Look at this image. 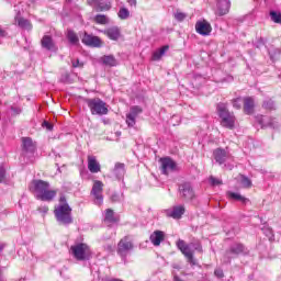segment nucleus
Instances as JSON below:
<instances>
[{
  "label": "nucleus",
  "mask_w": 281,
  "mask_h": 281,
  "mask_svg": "<svg viewBox=\"0 0 281 281\" xmlns=\"http://www.w3.org/2000/svg\"><path fill=\"white\" fill-rule=\"evenodd\" d=\"M30 190L38 201H54L58 194V190L49 189V182L44 180H33Z\"/></svg>",
  "instance_id": "nucleus-1"
},
{
  "label": "nucleus",
  "mask_w": 281,
  "mask_h": 281,
  "mask_svg": "<svg viewBox=\"0 0 281 281\" xmlns=\"http://www.w3.org/2000/svg\"><path fill=\"white\" fill-rule=\"evenodd\" d=\"M71 206L67 203L65 195L59 198V204L55 206L54 214L57 223L60 225H71L74 216L71 215Z\"/></svg>",
  "instance_id": "nucleus-2"
},
{
  "label": "nucleus",
  "mask_w": 281,
  "mask_h": 281,
  "mask_svg": "<svg viewBox=\"0 0 281 281\" xmlns=\"http://www.w3.org/2000/svg\"><path fill=\"white\" fill-rule=\"evenodd\" d=\"M217 115L220 117L221 126L228 128L229 131H234L236 126V115H234V112H229L227 104H217Z\"/></svg>",
  "instance_id": "nucleus-3"
},
{
  "label": "nucleus",
  "mask_w": 281,
  "mask_h": 281,
  "mask_svg": "<svg viewBox=\"0 0 281 281\" xmlns=\"http://www.w3.org/2000/svg\"><path fill=\"white\" fill-rule=\"evenodd\" d=\"M86 104L90 109L91 115H108L109 105L100 98L86 99Z\"/></svg>",
  "instance_id": "nucleus-4"
},
{
  "label": "nucleus",
  "mask_w": 281,
  "mask_h": 281,
  "mask_svg": "<svg viewBox=\"0 0 281 281\" xmlns=\"http://www.w3.org/2000/svg\"><path fill=\"white\" fill-rule=\"evenodd\" d=\"M70 254L76 260H89L91 258V248L87 244H75L70 247Z\"/></svg>",
  "instance_id": "nucleus-5"
},
{
  "label": "nucleus",
  "mask_w": 281,
  "mask_h": 281,
  "mask_svg": "<svg viewBox=\"0 0 281 281\" xmlns=\"http://www.w3.org/2000/svg\"><path fill=\"white\" fill-rule=\"evenodd\" d=\"M134 248L135 245L133 244V237L125 236L119 241L116 251L121 258H126V256H128Z\"/></svg>",
  "instance_id": "nucleus-6"
},
{
  "label": "nucleus",
  "mask_w": 281,
  "mask_h": 281,
  "mask_svg": "<svg viewBox=\"0 0 281 281\" xmlns=\"http://www.w3.org/2000/svg\"><path fill=\"white\" fill-rule=\"evenodd\" d=\"M178 249L183 254L190 265H195L194 262V250L192 249V244H186V240L178 239L176 243Z\"/></svg>",
  "instance_id": "nucleus-7"
},
{
  "label": "nucleus",
  "mask_w": 281,
  "mask_h": 281,
  "mask_svg": "<svg viewBox=\"0 0 281 281\" xmlns=\"http://www.w3.org/2000/svg\"><path fill=\"white\" fill-rule=\"evenodd\" d=\"M103 190L104 183L100 180H94L91 194L93 195L95 205H101L104 202V195H102Z\"/></svg>",
  "instance_id": "nucleus-8"
},
{
  "label": "nucleus",
  "mask_w": 281,
  "mask_h": 281,
  "mask_svg": "<svg viewBox=\"0 0 281 281\" xmlns=\"http://www.w3.org/2000/svg\"><path fill=\"white\" fill-rule=\"evenodd\" d=\"M239 254H245V246L243 244H234L231 246L229 250L225 252L223 262H225V265H229V262H232V258L239 256Z\"/></svg>",
  "instance_id": "nucleus-9"
},
{
  "label": "nucleus",
  "mask_w": 281,
  "mask_h": 281,
  "mask_svg": "<svg viewBox=\"0 0 281 281\" xmlns=\"http://www.w3.org/2000/svg\"><path fill=\"white\" fill-rule=\"evenodd\" d=\"M179 193L184 201H192L196 196L194 193V188H192V183L183 182L179 186Z\"/></svg>",
  "instance_id": "nucleus-10"
},
{
  "label": "nucleus",
  "mask_w": 281,
  "mask_h": 281,
  "mask_svg": "<svg viewBox=\"0 0 281 281\" xmlns=\"http://www.w3.org/2000/svg\"><path fill=\"white\" fill-rule=\"evenodd\" d=\"M160 164L162 175H170V172H177L179 170L177 162L172 158H160Z\"/></svg>",
  "instance_id": "nucleus-11"
},
{
  "label": "nucleus",
  "mask_w": 281,
  "mask_h": 281,
  "mask_svg": "<svg viewBox=\"0 0 281 281\" xmlns=\"http://www.w3.org/2000/svg\"><path fill=\"white\" fill-rule=\"evenodd\" d=\"M142 113V108L135 105L130 109V113L126 114V124L130 128H133L137 122V115Z\"/></svg>",
  "instance_id": "nucleus-12"
},
{
  "label": "nucleus",
  "mask_w": 281,
  "mask_h": 281,
  "mask_svg": "<svg viewBox=\"0 0 281 281\" xmlns=\"http://www.w3.org/2000/svg\"><path fill=\"white\" fill-rule=\"evenodd\" d=\"M81 43H83V45H88L89 47H102V40H100L98 36L89 35L88 33L83 34Z\"/></svg>",
  "instance_id": "nucleus-13"
},
{
  "label": "nucleus",
  "mask_w": 281,
  "mask_h": 281,
  "mask_svg": "<svg viewBox=\"0 0 281 281\" xmlns=\"http://www.w3.org/2000/svg\"><path fill=\"white\" fill-rule=\"evenodd\" d=\"M89 5H94L97 12L111 10V0H88Z\"/></svg>",
  "instance_id": "nucleus-14"
},
{
  "label": "nucleus",
  "mask_w": 281,
  "mask_h": 281,
  "mask_svg": "<svg viewBox=\"0 0 281 281\" xmlns=\"http://www.w3.org/2000/svg\"><path fill=\"white\" fill-rule=\"evenodd\" d=\"M195 31L198 34H201V36H210L212 33V25L203 20L195 23Z\"/></svg>",
  "instance_id": "nucleus-15"
},
{
  "label": "nucleus",
  "mask_w": 281,
  "mask_h": 281,
  "mask_svg": "<svg viewBox=\"0 0 281 281\" xmlns=\"http://www.w3.org/2000/svg\"><path fill=\"white\" fill-rule=\"evenodd\" d=\"M231 7H232V2H229V0H217L216 14L218 16H225V14L229 13Z\"/></svg>",
  "instance_id": "nucleus-16"
},
{
  "label": "nucleus",
  "mask_w": 281,
  "mask_h": 281,
  "mask_svg": "<svg viewBox=\"0 0 281 281\" xmlns=\"http://www.w3.org/2000/svg\"><path fill=\"white\" fill-rule=\"evenodd\" d=\"M183 214H186V206L183 205H176L172 209L167 210V216H169V218H175L176 221H179Z\"/></svg>",
  "instance_id": "nucleus-17"
},
{
  "label": "nucleus",
  "mask_w": 281,
  "mask_h": 281,
  "mask_svg": "<svg viewBox=\"0 0 281 281\" xmlns=\"http://www.w3.org/2000/svg\"><path fill=\"white\" fill-rule=\"evenodd\" d=\"M41 45L44 49H47V52L58 50V47H56V43L54 42V38H52L50 35H44L41 40Z\"/></svg>",
  "instance_id": "nucleus-18"
},
{
  "label": "nucleus",
  "mask_w": 281,
  "mask_h": 281,
  "mask_svg": "<svg viewBox=\"0 0 281 281\" xmlns=\"http://www.w3.org/2000/svg\"><path fill=\"white\" fill-rule=\"evenodd\" d=\"M165 239L166 233H164L162 231H155L149 237V240L154 247H159Z\"/></svg>",
  "instance_id": "nucleus-19"
},
{
  "label": "nucleus",
  "mask_w": 281,
  "mask_h": 281,
  "mask_svg": "<svg viewBox=\"0 0 281 281\" xmlns=\"http://www.w3.org/2000/svg\"><path fill=\"white\" fill-rule=\"evenodd\" d=\"M213 156L214 159L217 164H220V166H223V164H225V161H227V159L229 158V154L222 148H217L213 151Z\"/></svg>",
  "instance_id": "nucleus-20"
},
{
  "label": "nucleus",
  "mask_w": 281,
  "mask_h": 281,
  "mask_svg": "<svg viewBox=\"0 0 281 281\" xmlns=\"http://www.w3.org/2000/svg\"><path fill=\"white\" fill-rule=\"evenodd\" d=\"M103 34L110 38V41H120V36H122V32L120 27L112 26L103 31Z\"/></svg>",
  "instance_id": "nucleus-21"
},
{
  "label": "nucleus",
  "mask_w": 281,
  "mask_h": 281,
  "mask_svg": "<svg viewBox=\"0 0 281 281\" xmlns=\"http://www.w3.org/2000/svg\"><path fill=\"white\" fill-rule=\"evenodd\" d=\"M22 144H23V150L26 154L30 153L31 155H33V153L36 150V144L30 137H23Z\"/></svg>",
  "instance_id": "nucleus-22"
},
{
  "label": "nucleus",
  "mask_w": 281,
  "mask_h": 281,
  "mask_svg": "<svg viewBox=\"0 0 281 281\" xmlns=\"http://www.w3.org/2000/svg\"><path fill=\"white\" fill-rule=\"evenodd\" d=\"M88 170H90L92 173L100 172L101 166L95 156H88Z\"/></svg>",
  "instance_id": "nucleus-23"
},
{
  "label": "nucleus",
  "mask_w": 281,
  "mask_h": 281,
  "mask_svg": "<svg viewBox=\"0 0 281 281\" xmlns=\"http://www.w3.org/2000/svg\"><path fill=\"white\" fill-rule=\"evenodd\" d=\"M15 24L18 27H21V30H32V23L19 14L15 16Z\"/></svg>",
  "instance_id": "nucleus-24"
},
{
  "label": "nucleus",
  "mask_w": 281,
  "mask_h": 281,
  "mask_svg": "<svg viewBox=\"0 0 281 281\" xmlns=\"http://www.w3.org/2000/svg\"><path fill=\"white\" fill-rule=\"evenodd\" d=\"M244 111L247 115H251V113H254V99L251 97L244 99Z\"/></svg>",
  "instance_id": "nucleus-25"
},
{
  "label": "nucleus",
  "mask_w": 281,
  "mask_h": 281,
  "mask_svg": "<svg viewBox=\"0 0 281 281\" xmlns=\"http://www.w3.org/2000/svg\"><path fill=\"white\" fill-rule=\"evenodd\" d=\"M101 61L106 67H117V59H115L112 55H105V56L101 57Z\"/></svg>",
  "instance_id": "nucleus-26"
},
{
  "label": "nucleus",
  "mask_w": 281,
  "mask_h": 281,
  "mask_svg": "<svg viewBox=\"0 0 281 281\" xmlns=\"http://www.w3.org/2000/svg\"><path fill=\"white\" fill-rule=\"evenodd\" d=\"M227 195L229 196V199H233L234 201H240V203L244 204L249 202V199L240 195V193L228 191Z\"/></svg>",
  "instance_id": "nucleus-27"
},
{
  "label": "nucleus",
  "mask_w": 281,
  "mask_h": 281,
  "mask_svg": "<svg viewBox=\"0 0 281 281\" xmlns=\"http://www.w3.org/2000/svg\"><path fill=\"white\" fill-rule=\"evenodd\" d=\"M168 49H170V46L165 45L160 49L156 50L153 54V60H161V57L167 53Z\"/></svg>",
  "instance_id": "nucleus-28"
},
{
  "label": "nucleus",
  "mask_w": 281,
  "mask_h": 281,
  "mask_svg": "<svg viewBox=\"0 0 281 281\" xmlns=\"http://www.w3.org/2000/svg\"><path fill=\"white\" fill-rule=\"evenodd\" d=\"M67 38L71 45H78V43H80V40L78 38V34H76V32L71 30H68Z\"/></svg>",
  "instance_id": "nucleus-29"
},
{
  "label": "nucleus",
  "mask_w": 281,
  "mask_h": 281,
  "mask_svg": "<svg viewBox=\"0 0 281 281\" xmlns=\"http://www.w3.org/2000/svg\"><path fill=\"white\" fill-rule=\"evenodd\" d=\"M124 164L117 162L114 167V175L117 179H122L124 177Z\"/></svg>",
  "instance_id": "nucleus-30"
},
{
  "label": "nucleus",
  "mask_w": 281,
  "mask_h": 281,
  "mask_svg": "<svg viewBox=\"0 0 281 281\" xmlns=\"http://www.w3.org/2000/svg\"><path fill=\"white\" fill-rule=\"evenodd\" d=\"M104 221H105V223H117V217H115V213L113 212V210L108 209L105 211Z\"/></svg>",
  "instance_id": "nucleus-31"
},
{
  "label": "nucleus",
  "mask_w": 281,
  "mask_h": 281,
  "mask_svg": "<svg viewBox=\"0 0 281 281\" xmlns=\"http://www.w3.org/2000/svg\"><path fill=\"white\" fill-rule=\"evenodd\" d=\"M262 126H270L271 128H278V120L276 119H269L267 122V119H263L261 121Z\"/></svg>",
  "instance_id": "nucleus-32"
},
{
  "label": "nucleus",
  "mask_w": 281,
  "mask_h": 281,
  "mask_svg": "<svg viewBox=\"0 0 281 281\" xmlns=\"http://www.w3.org/2000/svg\"><path fill=\"white\" fill-rule=\"evenodd\" d=\"M95 23H99V25H106V23H109V18H106V15L103 14H98L94 18Z\"/></svg>",
  "instance_id": "nucleus-33"
},
{
  "label": "nucleus",
  "mask_w": 281,
  "mask_h": 281,
  "mask_svg": "<svg viewBox=\"0 0 281 281\" xmlns=\"http://www.w3.org/2000/svg\"><path fill=\"white\" fill-rule=\"evenodd\" d=\"M117 15H119V19H122L123 21H125V19H128V16H131V12L126 8H121L119 10Z\"/></svg>",
  "instance_id": "nucleus-34"
},
{
  "label": "nucleus",
  "mask_w": 281,
  "mask_h": 281,
  "mask_svg": "<svg viewBox=\"0 0 281 281\" xmlns=\"http://www.w3.org/2000/svg\"><path fill=\"white\" fill-rule=\"evenodd\" d=\"M241 188H251V180L245 176H239Z\"/></svg>",
  "instance_id": "nucleus-35"
},
{
  "label": "nucleus",
  "mask_w": 281,
  "mask_h": 281,
  "mask_svg": "<svg viewBox=\"0 0 281 281\" xmlns=\"http://www.w3.org/2000/svg\"><path fill=\"white\" fill-rule=\"evenodd\" d=\"M270 18L273 23H280L281 24V13L278 11H270Z\"/></svg>",
  "instance_id": "nucleus-36"
},
{
  "label": "nucleus",
  "mask_w": 281,
  "mask_h": 281,
  "mask_svg": "<svg viewBox=\"0 0 281 281\" xmlns=\"http://www.w3.org/2000/svg\"><path fill=\"white\" fill-rule=\"evenodd\" d=\"M262 106L263 109H267V111H273V109H276V103H273V100L269 99L263 102Z\"/></svg>",
  "instance_id": "nucleus-37"
},
{
  "label": "nucleus",
  "mask_w": 281,
  "mask_h": 281,
  "mask_svg": "<svg viewBox=\"0 0 281 281\" xmlns=\"http://www.w3.org/2000/svg\"><path fill=\"white\" fill-rule=\"evenodd\" d=\"M243 98H237L232 101L234 109L240 110L243 106Z\"/></svg>",
  "instance_id": "nucleus-38"
},
{
  "label": "nucleus",
  "mask_w": 281,
  "mask_h": 281,
  "mask_svg": "<svg viewBox=\"0 0 281 281\" xmlns=\"http://www.w3.org/2000/svg\"><path fill=\"white\" fill-rule=\"evenodd\" d=\"M209 181H210L211 186H223V181L218 178H215L214 176H211L209 178Z\"/></svg>",
  "instance_id": "nucleus-39"
},
{
  "label": "nucleus",
  "mask_w": 281,
  "mask_h": 281,
  "mask_svg": "<svg viewBox=\"0 0 281 281\" xmlns=\"http://www.w3.org/2000/svg\"><path fill=\"white\" fill-rule=\"evenodd\" d=\"M188 18V14L183 13V12H177L175 13V19L176 21H186V19Z\"/></svg>",
  "instance_id": "nucleus-40"
},
{
  "label": "nucleus",
  "mask_w": 281,
  "mask_h": 281,
  "mask_svg": "<svg viewBox=\"0 0 281 281\" xmlns=\"http://www.w3.org/2000/svg\"><path fill=\"white\" fill-rule=\"evenodd\" d=\"M191 247L195 251H199L200 254H203V246H201V243H191Z\"/></svg>",
  "instance_id": "nucleus-41"
},
{
  "label": "nucleus",
  "mask_w": 281,
  "mask_h": 281,
  "mask_svg": "<svg viewBox=\"0 0 281 281\" xmlns=\"http://www.w3.org/2000/svg\"><path fill=\"white\" fill-rule=\"evenodd\" d=\"M3 181H5V167L0 165V183H3Z\"/></svg>",
  "instance_id": "nucleus-42"
},
{
  "label": "nucleus",
  "mask_w": 281,
  "mask_h": 281,
  "mask_svg": "<svg viewBox=\"0 0 281 281\" xmlns=\"http://www.w3.org/2000/svg\"><path fill=\"white\" fill-rule=\"evenodd\" d=\"M71 65H72V67H75V68H82V67H85V64L82 63V61H80V59H72L71 60Z\"/></svg>",
  "instance_id": "nucleus-43"
},
{
  "label": "nucleus",
  "mask_w": 281,
  "mask_h": 281,
  "mask_svg": "<svg viewBox=\"0 0 281 281\" xmlns=\"http://www.w3.org/2000/svg\"><path fill=\"white\" fill-rule=\"evenodd\" d=\"M42 126H43V128H46V131H53V128H54V125H52L49 122H47V121H44L43 123H42Z\"/></svg>",
  "instance_id": "nucleus-44"
},
{
  "label": "nucleus",
  "mask_w": 281,
  "mask_h": 281,
  "mask_svg": "<svg viewBox=\"0 0 281 281\" xmlns=\"http://www.w3.org/2000/svg\"><path fill=\"white\" fill-rule=\"evenodd\" d=\"M111 201H112V203L120 202L121 201L120 194H117V193L112 194L111 195Z\"/></svg>",
  "instance_id": "nucleus-45"
},
{
  "label": "nucleus",
  "mask_w": 281,
  "mask_h": 281,
  "mask_svg": "<svg viewBox=\"0 0 281 281\" xmlns=\"http://www.w3.org/2000/svg\"><path fill=\"white\" fill-rule=\"evenodd\" d=\"M38 212H41L42 214H47V212H49V207L47 206L38 207Z\"/></svg>",
  "instance_id": "nucleus-46"
},
{
  "label": "nucleus",
  "mask_w": 281,
  "mask_h": 281,
  "mask_svg": "<svg viewBox=\"0 0 281 281\" xmlns=\"http://www.w3.org/2000/svg\"><path fill=\"white\" fill-rule=\"evenodd\" d=\"M214 273H215L216 278H223V276H224L222 269H216V270L214 271Z\"/></svg>",
  "instance_id": "nucleus-47"
},
{
  "label": "nucleus",
  "mask_w": 281,
  "mask_h": 281,
  "mask_svg": "<svg viewBox=\"0 0 281 281\" xmlns=\"http://www.w3.org/2000/svg\"><path fill=\"white\" fill-rule=\"evenodd\" d=\"M11 110L13 111L14 115H19V113H21V108H11Z\"/></svg>",
  "instance_id": "nucleus-48"
},
{
  "label": "nucleus",
  "mask_w": 281,
  "mask_h": 281,
  "mask_svg": "<svg viewBox=\"0 0 281 281\" xmlns=\"http://www.w3.org/2000/svg\"><path fill=\"white\" fill-rule=\"evenodd\" d=\"M127 3L135 8L137 5V0H127Z\"/></svg>",
  "instance_id": "nucleus-49"
},
{
  "label": "nucleus",
  "mask_w": 281,
  "mask_h": 281,
  "mask_svg": "<svg viewBox=\"0 0 281 281\" xmlns=\"http://www.w3.org/2000/svg\"><path fill=\"white\" fill-rule=\"evenodd\" d=\"M0 38H5V31L0 27Z\"/></svg>",
  "instance_id": "nucleus-50"
},
{
  "label": "nucleus",
  "mask_w": 281,
  "mask_h": 281,
  "mask_svg": "<svg viewBox=\"0 0 281 281\" xmlns=\"http://www.w3.org/2000/svg\"><path fill=\"white\" fill-rule=\"evenodd\" d=\"M106 249H108V251H113V247L112 246H108Z\"/></svg>",
  "instance_id": "nucleus-51"
},
{
  "label": "nucleus",
  "mask_w": 281,
  "mask_h": 281,
  "mask_svg": "<svg viewBox=\"0 0 281 281\" xmlns=\"http://www.w3.org/2000/svg\"><path fill=\"white\" fill-rule=\"evenodd\" d=\"M116 135H117V136H120V135H122V133H120V132H116Z\"/></svg>",
  "instance_id": "nucleus-52"
},
{
  "label": "nucleus",
  "mask_w": 281,
  "mask_h": 281,
  "mask_svg": "<svg viewBox=\"0 0 281 281\" xmlns=\"http://www.w3.org/2000/svg\"><path fill=\"white\" fill-rule=\"evenodd\" d=\"M2 250H3V246L0 245V251H2Z\"/></svg>",
  "instance_id": "nucleus-53"
},
{
  "label": "nucleus",
  "mask_w": 281,
  "mask_h": 281,
  "mask_svg": "<svg viewBox=\"0 0 281 281\" xmlns=\"http://www.w3.org/2000/svg\"><path fill=\"white\" fill-rule=\"evenodd\" d=\"M173 269H179V266H173Z\"/></svg>",
  "instance_id": "nucleus-54"
}]
</instances>
